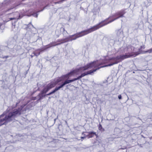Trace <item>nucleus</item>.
I'll list each match as a JSON object with an SVG mask.
<instances>
[{
	"instance_id": "f257e3e1",
	"label": "nucleus",
	"mask_w": 152,
	"mask_h": 152,
	"mask_svg": "<svg viewBox=\"0 0 152 152\" xmlns=\"http://www.w3.org/2000/svg\"><path fill=\"white\" fill-rule=\"evenodd\" d=\"M103 64H104L103 61L102 63H100L98 61H94L84 66L80 67L78 69H76L71 71L66 75L72 72H73V74L71 75V76L69 78L64 80H66L59 87L61 88L66 84L80 79L85 75L88 74H92L100 68L105 67L104 66L99 67L100 65Z\"/></svg>"
},
{
	"instance_id": "f03ea898",
	"label": "nucleus",
	"mask_w": 152,
	"mask_h": 152,
	"mask_svg": "<svg viewBox=\"0 0 152 152\" xmlns=\"http://www.w3.org/2000/svg\"><path fill=\"white\" fill-rule=\"evenodd\" d=\"M144 46H141L140 48L138 49V50L137 48H134L132 47L131 49L133 52L131 53H128L125 55H119L117 57H107L103 61V63H109L108 65L105 66H110L114 64H117L120 62L124 59L131 57H134L140 54L142 48L144 49Z\"/></svg>"
},
{
	"instance_id": "7ed1b4c3",
	"label": "nucleus",
	"mask_w": 152,
	"mask_h": 152,
	"mask_svg": "<svg viewBox=\"0 0 152 152\" xmlns=\"http://www.w3.org/2000/svg\"><path fill=\"white\" fill-rule=\"evenodd\" d=\"M22 107H20L18 109L14 110L9 108L7 110L6 113L4 112L0 115V126L6 124L8 122L13 120L15 117L19 115L23 112Z\"/></svg>"
},
{
	"instance_id": "20e7f679",
	"label": "nucleus",
	"mask_w": 152,
	"mask_h": 152,
	"mask_svg": "<svg viewBox=\"0 0 152 152\" xmlns=\"http://www.w3.org/2000/svg\"><path fill=\"white\" fill-rule=\"evenodd\" d=\"M125 10H121L114 14L113 16L110 17L107 19L102 22L99 24L96 25L86 31V34H87L93 32L100 27L110 23L118 18L124 17V15L125 13Z\"/></svg>"
},
{
	"instance_id": "39448f33",
	"label": "nucleus",
	"mask_w": 152,
	"mask_h": 152,
	"mask_svg": "<svg viewBox=\"0 0 152 152\" xmlns=\"http://www.w3.org/2000/svg\"><path fill=\"white\" fill-rule=\"evenodd\" d=\"M73 72H72L68 74L63 75L61 77L55 79L54 80L52 81L48 85L44 86L43 89L39 95V100H41L42 99L43 97L45 96V95H43V94H46L49 90L54 87L58 83L62 81L65 79L69 78L71 76V75L73 74Z\"/></svg>"
},
{
	"instance_id": "423d86ee",
	"label": "nucleus",
	"mask_w": 152,
	"mask_h": 152,
	"mask_svg": "<svg viewBox=\"0 0 152 152\" xmlns=\"http://www.w3.org/2000/svg\"><path fill=\"white\" fill-rule=\"evenodd\" d=\"M86 30L83 31L81 32L74 35L69 36L67 37L61 39H58L56 42H53L50 43L49 45L45 46L44 47V49L50 48L52 47H53L56 45H60L62 43H65L69 41H72V40H75L77 38L80 37L87 34H86Z\"/></svg>"
},
{
	"instance_id": "0eeeda50",
	"label": "nucleus",
	"mask_w": 152,
	"mask_h": 152,
	"mask_svg": "<svg viewBox=\"0 0 152 152\" xmlns=\"http://www.w3.org/2000/svg\"><path fill=\"white\" fill-rule=\"evenodd\" d=\"M10 15L14 16L13 17L10 18V20L18 19L20 17V16H19V13L18 12H15L11 13L10 14Z\"/></svg>"
},
{
	"instance_id": "6e6552de",
	"label": "nucleus",
	"mask_w": 152,
	"mask_h": 152,
	"mask_svg": "<svg viewBox=\"0 0 152 152\" xmlns=\"http://www.w3.org/2000/svg\"><path fill=\"white\" fill-rule=\"evenodd\" d=\"M86 133L88 134V138L92 137L94 135H96V132H86Z\"/></svg>"
},
{
	"instance_id": "1a4fd4ad",
	"label": "nucleus",
	"mask_w": 152,
	"mask_h": 152,
	"mask_svg": "<svg viewBox=\"0 0 152 152\" xmlns=\"http://www.w3.org/2000/svg\"><path fill=\"white\" fill-rule=\"evenodd\" d=\"M60 88L59 86L58 87H56L54 90L52 92H51L50 93H49L48 94H47L46 95H50L52 94H53L56 91L58 90H59Z\"/></svg>"
},
{
	"instance_id": "9d476101",
	"label": "nucleus",
	"mask_w": 152,
	"mask_h": 152,
	"mask_svg": "<svg viewBox=\"0 0 152 152\" xmlns=\"http://www.w3.org/2000/svg\"><path fill=\"white\" fill-rule=\"evenodd\" d=\"M117 35L119 37L122 36L123 35L122 32L120 31H118L117 33Z\"/></svg>"
},
{
	"instance_id": "9b49d317",
	"label": "nucleus",
	"mask_w": 152,
	"mask_h": 152,
	"mask_svg": "<svg viewBox=\"0 0 152 152\" xmlns=\"http://www.w3.org/2000/svg\"><path fill=\"white\" fill-rule=\"evenodd\" d=\"M152 53V48L148 50L144 51L143 53Z\"/></svg>"
},
{
	"instance_id": "f8f14e48",
	"label": "nucleus",
	"mask_w": 152,
	"mask_h": 152,
	"mask_svg": "<svg viewBox=\"0 0 152 152\" xmlns=\"http://www.w3.org/2000/svg\"><path fill=\"white\" fill-rule=\"evenodd\" d=\"M34 17H35L36 18H37L38 16V14H37L36 13H33L32 15Z\"/></svg>"
},
{
	"instance_id": "ddd939ff",
	"label": "nucleus",
	"mask_w": 152,
	"mask_h": 152,
	"mask_svg": "<svg viewBox=\"0 0 152 152\" xmlns=\"http://www.w3.org/2000/svg\"><path fill=\"white\" fill-rule=\"evenodd\" d=\"M33 53L34 54V55L37 56L39 55L40 53H36V52H34Z\"/></svg>"
},
{
	"instance_id": "4468645a",
	"label": "nucleus",
	"mask_w": 152,
	"mask_h": 152,
	"mask_svg": "<svg viewBox=\"0 0 152 152\" xmlns=\"http://www.w3.org/2000/svg\"><path fill=\"white\" fill-rule=\"evenodd\" d=\"M115 54V53H113L112 54H111V53L110 52H109L108 53V55L109 56H111V55H113Z\"/></svg>"
},
{
	"instance_id": "2eb2a0df",
	"label": "nucleus",
	"mask_w": 152,
	"mask_h": 152,
	"mask_svg": "<svg viewBox=\"0 0 152 152\" xmlns=\"http://www.w3.org/2000/svg\"><path fill=\"white\" fill-rule=\"evenodd\" d=\"M86 132H83L82 133V135H84V136H86V137H87V136H88V134H87V135L85 134H84V133H86Z\"/></svg>"
},
{
	"instance_id": "dca6fc26",
	"label": "nucleus",
	"mask_w": 152,
	"mask_h": 152,
	"mask_svg": "<svg viewBox=\"0 0 152 152\" xmlns=\"http://www.w3.org/2000/svg\"><path fill=\"white\" fill-rule=\"evenodd\" d=\"M118 98L119 99H122L121 96V95H119L118 96Z\"/></svg>"
},
{
	"instance_id": "f3484780",
	"label": "nucleus",
	"mask_w": 152,
	"mask_h": 152,
	"mask_svg": "<svg viewBox=\"0 0 152 152\" xmlns=\"http://www.w3.org/2000/svg\"><path fill=\"white\" fill-rule=\"evenodd\" d=\"M86 137V136L82 137H81V138L82 139H84Z\"/></svg>"
},
{
	"instance_id": "a211bd4d",
	"label": "nucleus",
	"mask_w": 152,
	"mask_h": 152,
	"mask_svg": "<svg viewBox=\"0 0 152 152\" xmlns=\"http://www.w3.org/2000/svg\"><path fill=\"white\" fill-rule=\"evenodd\" d=\"M64 0H63L61 1L57 2L56 3H61V2H62L63 1H64Z\"/></svg>"
},
{
	"instance_id": "6ab92c4d",
	"label": "nucleus",
	"mask_w": 152,
	"mask_h": 152,
	"mask_svg": "<svg viewBox=\"0 0 152 152\" xmlns=\"http://www.w3.org/2000/svg\"><path fill=\"white\" fill-rule=\"evenodd\" d=\"M13 30L14 31H15V32H16L17 31V28L16 29H14L13 28Z\"/></svg>"
},
{
	"instance_id": "aec40b11",
	"label": "nucleus",
	"mask_w": 152,
	"mask_h": 152,
	"mask_svg": "<svg viewBox=\"0 0 152 152\" xmlns=\"http://www.w3.org/2000/svg\"><path fill=\"white\" fill-rule=\"evenodd\" d=\"M150 118L152 119V113L151 114Z\"/></svg>"
},
{
	"instance_id": "412c9836",
	"label": "nucleus",
	"mask_w": 152,
	"mask_h": 152,
	"mask_svg": "<svg viewBox=\"0 0 152 152\" xmlns=\"http://www.w3.org/2000/svg\"><path fill=\"white\" fill-rule=\"evenodd\" d=\"M128 48H125L124 50V51H125L127 50Z\"/></svg>"
},
{
	"instance_id": "4be33fe9",
	"label": "nucleus",
	"mask_w": 152,
	"mask_h": 152,
	"mask_svg": "<svg viewBox=\"0 0 152 152\" xmlns=\"http://www.w3.org/2000/svg\"><path fill=\"white\" fill-rule=\"evenodd\" d=\"M128 49H129V50H128L129 51H130V50H129V49L128 48Z\"/></svg>"
},
{
	"instance_id": "5701e85b",
	"label": "nucleus",
	"mask_w": 152,
	"mask_h": 152,
	"mask_svg": "<svg viewBox=\"0 0 152 152\" xmlns=\"http://www.w3.org/2000/svg\"><path fill=\"white\" fill-rule=\"evenodd\" d=\"M14 28H15V26H14Z\"/></svg>"
},
{
	"instance_id": "b1692460",
	"label": "nucleus",
	"mask_w": 152,
	"mask_h": 152,
	"mask_svg": "<svg viewBox=\"0 0 152 152\" xmlns=\"http://www.w3.org/2000/svg\"><path fill=\"white\" fill-rule=\"evenodd\" d=\"M115 50L114 49L113 50L114 51Z\"/></svg>"
}]
</instances>
